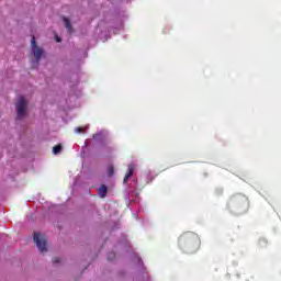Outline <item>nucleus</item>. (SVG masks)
Returning <instances> with one entry per match:
<instances>
[{
	"label": "nucleus",
	"mask_w": 281,
	"mask_h": 281,
	"mask_svg": "<svg viewBox=\"0 0 281 281\" xmlns=\"http://www.w3.org/2000/svg\"><path fill=\"white\" fill-rule=\"evenodd\" d=\"M216 192L217 194H223V189H217Z\"/></svg>",
	"instance_id": "nucleus-14"
},
{
	"label": "nucleus",
	"mask_w": 281,
	"mask_h": 281,
	"mask_svg": "<svg viewBox=\"0 0 281 281\" xmlns=\"http://www.w3.org/2000/svg\"><path fill=\"white\" fill-rule=\"evenodd\" d=\"M108 260H115V252H109Z\"/></svg>",
	"instance_id": "nucleus-11"
},
{
	"label": "nucleus",
	"mask_w": 281,
	"mask_h": 281,
	"mask_svg": "<svg viewBox=\"0 0 281 281\" xmlns=\"http://www.w3.org/2000/svg\"><path fill=\"white\" fill-rule=\"evenodd\" d=\"M33 240L41 254L47 251V238L41 233H34Z\"/></svg>",
	"instance_id": "nucleus-3"
},
{
	"label": "nucleus",
	"mask_w": 281,
	"mask_h": 281,
	"mask_svg": "<svg viewBox=\"0 0 281 281\" xmlns=\"http://www.w3.org/2000/svg\"><path fill=\"white\" fill-rule=\"evenodd\" d=\"M53 262H54V265H58V262H60V258L55 257V258L53 259Z\"/></svg>",
	"instance_id": "nucleus-13"
},
{
	"label": "nucleus",
	"mask_w": 281,
	"mask_h": 281,
	"mask_svg": "<svg viewBox=\"0 0 281 281\" xmlns=\"http://www.w3.org/2000/svg\"><path fill=\"white\" fill-rule=\"evenodd\" d=\"M55 40L57 43H60V41H61L59 36H56Z\"/></svg>",
	"instance_id": "nucleus-15"
},
{
	"label": "nucleus",
	"mask_w": 281,
	"mask_h": 281,
	"mask_svg": "<svg viewBox=\"0 0 281 281\" xmlns=\"http://www.w3.org/2000/svg\"><path fill=\"white\" fill-rule=\"evenodd\" d=\"M178 245L186 254H194L199 251L201 247V238H199V235L195 233L187 232L180 235Z\"/></svg>",
	"instance_id": "nucleus-1"
},
{
	"label": "nucleus",
	"mask_w": 281,
	"mask_h": 281,
	"mask_svg": "<svg viewBox=\"0 0 281 281\" xmlns=\"http://www.w3.org/2000/svg\"><path fill=\"white\" fill-rule=\"evenodd\" d=\"M15 106H16L18 120H22L27 109V102L25 101V98L20 97Z\"/></svg>",
	"instance_id": "nucleus-5"
},
{
	"label": "nucleus",
	"mask_w": 281,
	"mask_h": 281,
	"mask_svg": "<svg viewBox=\"0 0 281 281\" xmlns=\"http://www.w3.org/2000/svg\"><path fill=\"white\" fill-rule=\"evenodd\" d=\"M260 243H261V244H262V243H267V240H265V239H261V240H260Z\"/></svg>",
	"instance_id": "nucleus-16"
},
{
	"label": "nucleus",
	"mask_w": 281,
	"mask_h": 281,
	"mask_svg": "<svg viewBox=\"0 0 281 281\" xmlns=\"http://www.w3.org/2000/svg\"><path fill=\"white\" fill-rule=\"evenodd\" d=\"M60 150H63V145H56L55 147H53L54 155H58Z\"/></svg>",
	"instance_id": "nucleus-10"
},
{
	"label": "nucleus",
	"mask_w": 281,
	"mask_h": 281,
	"mask_svg": "<svg viewBox=\"0 0 281 281\" xmlns=\"http://www.w3.org/2000/svg\"><path fill=\"white\" fill-rule=\"evenodd\" d=\"M113 175H115V168L113 167V165H110L108 167V176L113 177Z\"/></svg>",
	"instance_id": "nucleus-9"
},
{
	"label": "nucleus",
	"mask_w": 281,
	"mask_h": 281,
	"mask_svg": "<svg viewBox=\"0 0 281 281\" xmlns=\"http://www.w3.org/2000/svg\"><path fill=\"white\" fill-rule=\"evenodd\" d=\"M63 20H64V24H65V27L68 31V33L72 34L74 29L71 27V22L69 21V19L64 18Z\"/></svg>",
	"instance_id": "nucleus-8"
},
{
	"label": "nucleus",
	"mask_w": 281,
	"mask_h": 281,
	"mask_svg": "<svg viewBox=\"0 0 281 281\" xmlns=\"http://www.w3.org/2000/svg\"><path fill=\"white\" fill-rule=\"evenodd\" d=\"M106 192H109V188L106 184H101V187L98 189V194L101 199H104L106 196Z\"/></svg>",
	"instance_id": "nucleus-7"
},
{
	"label": "nucleus",
	"mask_w": 281,
	"mask_h": 281,
	"mask_svg": "<svg viewBox=\"0 0 281 281\" xmlns=\"http://www.w3.org/2000/svg\"><path fill=\"white\" fill-rule=\"evenodd\" d=\"M227 207L232 212H238V214H245V212L249 210V199L244 194L236 193L228 199Z\"/></svg>",
	"instance_id": "nucleus-2"
},
{
	"label": "nucleus",
	"mask_w": 281,
	"mask_h": 281,
	"mask_svg": "<svg viewBox=\"0 0 281 281\" xmlns=\"http://www.w3.org/2000/svg\"><path fill=\"white\" fill-rule=\"evenodd\" d=\"M133 172H135V165H128L127 166V173L125 175L123 179V183H127L128 180L133 177Z\"/></svg>",
	"instance_id": "nucleus-6"
},
{
	"label": "nucleus",
	"mask_w": 281,
	"mask_h": 281,
	"mask_svg": "<svg viewBox=\"0 0 281 281\" xmlns=\"http://www.w3.org/2000/svg\"><path fill=\"white\" fill-rule=\"evenodd\" d=\"M31 46H32V53L33 56L35 57L36 63H41V58H43V48L38 47V45H36V37H32L31 40Z\"/></svg>",
	"instance_id": "nucleus-4"
},
{
	"label": "nucleus",
	"mask_w": 281,
	"mask_h": 281,
	"mask_svg": "<svg viewBox=\"0 0 281 281\" xmlns=\"http://www.w3.org/2000/svg\"><path fill=\"white\" fill-rule=\"evenodd\" d=\"M76 133H85V128L83 127H76Z\"/></svg>",
	"instance_id": "nucleus-12"
}]
</instances>
